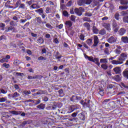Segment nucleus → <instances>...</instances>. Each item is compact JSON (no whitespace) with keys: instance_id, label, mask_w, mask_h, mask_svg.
Here are the masks:
<instances>
[{"instance_id":"f257e3e1","label":"nucleus","mask_w":128,"mask_h":128,"mask_svg":"<svg viewBox=\"0 0 128 128\" xmlns=\"http://www.w3.org/2000/svg\"><path fill=\"white\" fill-rule=\"evenodd\" d=\"M126 58H128V54L122 53L120 54V56L118 58V60L111 61V64L116 66L122 64H124V62Z\"/></svg>"},{"instance_id":"f03ea898","label":"nucleus","mask_w":128,"mask_h":128,"mask_svg":"<svg viewBox=\"0 0 128 128\" xmlns=\"http://www.w3.org/2000/svg\"><path fill=\"white\" fill-rule=\"evenodd\" d=\"M84 57L86 60H88L90 62H94L96 64L100 66V60L98 58H94L92 56H88L86 54H84Z\"/></svg>"},{"instance_id":"7ed1b4c3","label":"nucleus","mask_w":128,"mask_h":128,"mask_svg":"<svg viewBox=\"0 0 128 128\" xmlns=\"http://www.w3.org/2000/svg\"><path fill=\"white\" fill-rule=\"evenodd\" d=\"M123 16H124L123 20L124 22H128V10L122 12Z\"/></svg>"},{"instance_id":"20e7f679","label":"nucleus","mask_w":128,"mask_h":128,"mask_svg":"<svg viewBox=\"0 0 128 128\" xmlns=\"http://www.w3.org/2000/svg\"><path fill=\"white\" fill-rule=\"evenodd\" d=\"M116 37L112 36L108 39L107 41L109 42V44H114L116 42Z\"/></svg>"},{"instance_id":"39448f33","label":"nucleus","mask_w":128,"mask_h":128,"mask_svg":"<svg viewBox=\"0 0 128 128\" xmlns=\"http://www.w3.org/2000/svg\"><path fill=\"white\" fill-rule=\"evenodd\" d=\"M112 28H113V30L114 32H118L120 28L118 26V24H116V22H114L112 24Z\"/></svg>"},{"instance_id":"423d86ee","label":"nucleus","mask_w":128,"mask_h":128,"mask_svg":"<svg viewBox=\"0 0 128 128\" xmlns=\"http://www.w3.org/2000/svg\"><path fill=\"white\" fill-rule=\"evenodd\" d=\"M122 47H120V46H117L116 48L114 50V52H115L116 54H120L122 52Z\"/></svg>"},{"instance_id":"0eeeda50","label":"nucleus","mask_w":128,"mask_h":128,"mask_svg":"<svg viewBox=\"0 0 128 128\" xmlns=\"http://www.w3.org/2000/svg\"><path fill=\"white\" fill-rule=\"evenodd\" d=\"M94 44H93V46H96L100 42V40H98V37L96 36H94Z\"/></svg>"},{"instance_id":"6e6552de","label":"nucleus","mask_w":128,"mask_h":128,"mask_svg":"<svg viewBox=\"0 0 128 128\" xmlns=\"http://www.w3.org/2000/svg\"><path fill=\"white\" fill-rule=\"evenodd\" d=\"M82 8H80L79 9L76 8L74 10V12L76 14H78V16H82Z\"/></svg>"},{"instance_id":"1a4fd4ad","label":"nucleus","mask_w":128,"mask_h":128,"mask_svg":"<svg viewBox=\"0 0 128 128\" xmlns=\"http://www.w3.org/2000/svg\"><path fill=\"white\" fill-rule=\"evenodd\" d=\"M75 110H76V108H74V106H72L69 107L67 109V113L71 114V112H74Z\"/></svg>"},{"instance_id":"9d476101","label":"nucleus","mask_w":128,"mask_h":128,"mask_svg":"<svg viewBox=\"0 0 128 128\" xmlns=\"http://www.w3.org/2000/svg\"><path fill=\"white\" fill-rule=\"evenodd\" d=\"M40 8V6L36 4H34L31 6H30V10H32V9L36 10V9Z\"/></svg>"},{"instance_id":"9b49d317","label":"nucleus","mask_w":128,"mask_h":128,"mask_svg":"<svg viewBox=\"0 0 128 128\" xmlns=\"http://www.w3.org/2000/svg\"><path fill=\"white\" fill-rule=\"evenodd\" d=\"M121 40L124 44H128V36H122L121 38Z\"/></svg>"},{"instance_id":"f8f14e48","label":"nucleus","mask_w":128,"mask_h":128,"mask_svg":"<svg viewBox=\"0 0 128 128\" xmlns=\"http://www.w3.org/2000/svg\"><path fill=\"white\" fill-rule=\"evenodd\" d=\"M65 24L67 28H70V26H72V22L70 20L66 21Z\"/></svg>"},{"instance_id":"ddd939ff","label":"nucleus","mask_w":128,"mask_h":128,"mask_svg":"<svg viewBox=\"0 0 128 128\" xmlns=\"http://www.w3.org/2000/svg\"><path fill=\"white\" fill-rule=\"evenodd\" d=\"M104 27L105 28H106V30H108V32H110V24H108V23H106L104 24Z\"/></svg>"},{"instance_id":"4468645a","label":"nucleus","mask_w":128,"mask_h":128,"mask_svg":"<svg viewBox=\"0 0 128 128\" xmlns=\"http://www.w3.org/2000/svg\"><path fill=\"white\" fill-rule=\"evenodd\" d=\"M78 116L79 118H80L82 120H86V116H84V113L80 114H78Z\"/></svg>"},{"instance_id":"2eb2a0df","label":"nucleus","mask_w":128,"mask_h":128,"mask_svg":"<svg viewBox=\"0 0 128 128\" xmlns=\"http://www.w3.org/2000/svg\"><path fill=\"white\" fill-rule=\"evenodd\" d=\"M126 30L124 28H122L119 30V34L120 36H124V34H126Z\"/></svg>"},{"instance_id":"dca6fc26","label":"nucleus","mask_w":128,"mask_h":128,"mask_svg":"<svg viewBox=\"0 0 128 128\" xmlns=\"http://www.w3.org/2000/svg\"><path fill=\"white\" fill-rule=\"evenodd\" d=\"M113 70L116 72V74H120V68L119 67H116L113 68Z\"/></svg>"},{"instance_id":"f3484780","label":"nucleus","mask_w":128,"mask_h":128,"mask_svg":"<svg viewBox=\"0 0 128 128\" xmlns=\"http://www.w3.org/2000/svg\"><path fill=\"white\" fill-rule=\"evenodd\" d=\"M36 108H40V110H44V108H46V104H40L38 105Z\"/></svg>"},{"instance_id":"a211bd4d","label":"nucleus","mask_w":128,"mask_h":128,"mask_svg":"<svg viewBox=\"0 0 128 128\" xmlns=\"http://www.w3.org/2000/svg\"><path fill=\"white\" fill-rule=\"evenodd\" d=\"M92 32L94 34H98L99 32L98 30V28H96V26H93Z\"/></svg>"},{"instance_id":"6ab92c4d","label":"nucleus","mask_w":128,"mask_h":128,"mask_svg":"<svg viewBox=\"0 0 128 128\" xmlns=\"http://www.w3.org/2000/svg\"><path fill=\"white\" fill-rule=\"evenodd\" d=\"M86 0H78V4L80 6H84V4Z\"/></svg>"},{"instance_id":"aec40b11","label":"nucleus","mask_w":128,"mask_h":128,"mask_svg":"<svg viewBox=\"0 0 128 128\" xmlns=\"http://www.w3.org/2000/svg\"><path fill=\"white\" fill-rule=\"evenodd\" d=\"M10 114H16V116H18V114H22V112L20 111L12 110L10 112Z\"/></svg>"},{"instance_id":"412c9836","label":"nucleus","mask_w":128,"mask_h":128,"mask_svg":"<svg viewBox=\"0 0 128 128\" xmlns=\"http://www.w3.org/2000/svg\"><path fill=\"white\" fill-rule=\"evenodd\" d=\"M98 34H101V36H104V34H106V30L102 29L99 31Z\"/></svg>"},{"instance_id":"4be33fe9","label":"nucleus","mask_w":128,"mask_h":128,"mask_svg":"<svg viewBox=\"0 0 128 128\" xmlns=\"http://www.w3.org/2000/svg\"><path fill=\"white\" fill-rule=\"evenodd\" d=\"M100 64H108V60L107 58H101L100 60Z\"/></svg>"},{"instance_id":"5701e85b","label":"nucleus","mask_w":128,"mask_h":128,"mask_svg":"<svg viewBox=\"0 0 128 128\" xmlns=\"http://www.w3.org/2000/svg\"><path fill=\"white\" fill-rule=\"evenodd\" d=\"M84 26L85 28H86L88 29V30H90V24L88 22H86L84 24Z\"/></svg>"},{"instance_id":"b1692460","label":"nucleus","mask_w":128,"mask_h":128,"mask_svg":"<svg viewBox=\"0 0 128 128\" xmlns=\"http://www.w3.org/2000/svg\"><path fill=\"white\" fill-rule=\"evenodd\" d=\"M98 94L102 96H104V88H100L98 89Z\"/></svg>"},{"instance_id":"393cba45","label":"nucleus","mask_w":128,"mask_h":128,"mask_svg":"<svg viewBox=\"0 0 128 128\" xmlns=\"http://www.w3.org/2000/svg\"><path fill=\"white\" fill-rule=\"evenodd\" d=\"M86 42L88 46H92V40L88 38L86 40Z\"/></svg>"},{"instance_id":"a878e982","label":"nucleus","mask_w":128,"mask_h":128,"mask_svg":"<svg viewBox=\"0 0 128 128\" xmlns=\"http://www.w3.org/2000/svg\"><path fill=\"white\" fill-rule=\"evenodd\" d=\"M123 74L124 78H128V70L124 71Z\"/></svg>"},{"instance_id":"bb28decb","label":"nucleus","mask_w":128,"mask_h":128,"mask_svg":"<svg viewBox=\"0 0 128 128\" xmlns=\"http://www.w3.org/2000/svg\"><path fill=\"white\" fill-rule=\"evenodd\" d=\"M128 6L126 5V6H120L119 9L121 10H128Z\"/></svg>"},{"instance_id":"cd10ccee","label":"nucleus","mask_w":128,"mask_h":128,"mask_svg":"<svg viewBox=\"0 0 128 128\" xmlns=\"http://www.w3.org/2000/svg\"><path fill=\"white\" fill-rule=\"evenodd\" d=\"M28 80H36V79L38 78V76H28Z\"/></svg>"},{"instance_id":"c85d7f7f","label":"nucleus","mask_w":128,"mask_h":128,"mask_svg":"<svg viewBox=\"0 0 128 128\" xmlns=\"http://www.w3.org/2000/svg\"><path fill=\"white\" fill-rule=\"evenodd\" d=\"M38 42V44H42L43 42H44V39L42 38H39L37 40Z\"/></svg>"},{"instance_id":"c756f323","label":"nucleus","mask_w":128,"mask_h":128,"mask_svg":"<svg viewBox=\"0 0 128 128\" xmlns=\"http://www.w3.org/2000/svg\"><path fill=\"white\" fill-rule=\"evenodd\" d=\"M46 26L50 30H52V28H54V27H52V26L50 23L46 24Z\"/></svg>"},{"instance_id":"7c9ffc66","label":"nucleus","mask_w":128,"mask_h":128,"mask_svg":"<svg viewBox=\"0 0 128 128\" xmlns=\"http://www.w3.org/2000/svg\"><path fill=\"white\" fill-rule=\"evenodd\" d=\"M101 68H103V70H108V65L106 64H102L101 65Z\"/></svg>"},{"instance_id":"2f4dec72","label":"nucleus","mask_w":128,"mask_h":128,"mask_svg":"<svg viewBox=\"0 0 128 128\" xmlns=\"http://www.w3.org/2000/svg\"><path fill=\"white\" fill-rule=\"evenodd\" d=\"M92 0H85L84 4H92Z\"/></svg>"},{"instance_id":"473e14b6","label":"nucleus","mask_w":128,"mask_h":128,"mask_svg":"<svg viewBox=\"0 0 128 128\" xmlns=\"http://www.w3.org/2000/svg\"><path fill=\"white\" fill-rule=\"evenodd\" d=\"M2 66H3V68H8L10 66V64H6V63H4L2 65Z\"/></svg>"},{"instance_id":"72a5a7b5","label":"nucleus","mask_w":128,"mask_h":128,"mask_svg":"<svg viewBox=\"0 0 128 128\" xmlns=\"http://www.w3.org/2000/svg\"><path fill=\"white\" fill-rule=\"evenodd\" d=\"M8 62V60L6 58H3L0 60V62H2V64L4 62Z\"/></svg>"},{"instance_id":"f704fd0d","label":"nucleus","mask_w":128,"mask_h":128,"mask_svg":"<svg viewBox=\"0 0 128 128\" xmlns=\"http://www.w3.org/2000/svg\"><path fill=\"white\" fill-rule=\"evenodd\" d=\"M120 4H128V0H121Z\"/></svg>"},{"instance_id":"c9c22d12","label":"nucleus","mask_w":128,"mask_h":128,"mask_svg":"<svg viewBox=\"0 0 128 128\" xmlns=\"http://www.w3.org/2000/svg\"><path fill=\"white\" fill-rule=\"evenodd\" d=\"M119 16H120V14H118V12H116L114 14V18H115L116 20H118Z\"/></svg>"},{"instance_id":"e433bc0d","label":"nucleus","mask_w":128,"mask_h":128,"mask_svg":"<svg viewBox=\"0 0 128 128\" xmlns=\"http://www.w3.org/2000/svg\"><path fill=\"white\" fill-rule=\"evenodd\" d=\"M6 100V97L0 98V102H4Z\"/></svg>"},{"instance_id":"4c0bfd02","label":"nucleus","mask_w":128,"mask_h":128,"mask_svg":"<svg viewBox=\"0 0 128 128\" xmlns=\"http://www.w3.org/2000/svg\"><path fill=\"white\" fill-rule=\"evenodd\" d=\"M18 96H20V94L18 92H15L12 94V97L13 98H18Z\"/></svg>"},{"instance_id":"58836bf2","label":"nucleus","mask_w":128,"mask_h":128,"mask_svg":"<svg viewBox=\"0 0 128 128\" xmlns=\"http://www.w3.org/2000/svg\"><path fill=\"white\" fill-rule=\"evenodd\" d=\"M36 12H38L39 14H44V10H42V8H40V9H38V10H36Z\"/></svg>"},{"instance_id":"ea45409f","label":"nucleus","mask_w":128,"mask_h":128,"mask_svg":"<svg viewBox=\"0 0 128 128\" xmlns=\"http://www.w3.org/2000/svg\"><path fill=\"white\" fill-rule=\"evenodd\" d=\"M20 6V2L18 0L15 4V8H18V6Z\"/></svg>"},{"instance_id":"a19ab883","label":"nucleus","mask_w":128,"mask_h":128,"mask_svg":"<svg viewBox=\"0 0 128 128\" xmlns=\"http://www.w3.org/2000/svg\"><path fill=\"white\" fill-rule=\"evenodd\" d=\"M36 20L39 24H42V18L40 17L36 18Z\"/></svg>"},{"instance_id":"79ce46f5","label":"nucleus","mask_w":128,"mask_h":128,"mask_svg":"<svg viewBox=\"0 0 128 128\" xmlns=\"http://www.w3.org/2000/svg\"><path fill=\"white\" fill-rule=\"evenodd\" d=\"M70 20H72V22H74V20H76V16L74 15L71 16L70 17Z\"/></svg>"},{"instance_id":"37998d69","label":"nucleus","mask_w":128,"mask_h":128,"mask_svg":"<svg viewBox=\"0 0 128 128\" xmlns=\"http://www.w3.org/2000/svg\"><path fill=\"white\" fill-rule=\"evenodd\" d=\"M83 20H84V22H92L90 20V18H86V17H85L83 18Z\"/></svg>"},{"instance_id":"c03bdc74","label":"nucleus","mask_w":128,"mask_h":128,"mask_svg":"<svg viewBox=\"0 0 128 128\" xmlns=\"http://www.w3.org/2000/svg\"><path fill=\"white\" fill-rule=\"evenodd\" d=\"M80 38L81 40H84V35L81 34L80 36Z\"/></svg>"},{"instance_id":"a18cd8bd","label":"nucleus","mask_w":128,"mask_h":128,"mask_svg":"<svg viewBox=\"0 0 128 128\" xmlns=\"http://www.w3.org/2000/svg\"><path fill=\"white\" fill-rule=\"evenodd\" d=\"M44 94V92L43 90H40L36 93H35V94Z\"/></svg>"},{"instance_id":"49530a36","label":"nucleus","mask_w":128,"mask_h":128,"mask_svg":"<svg viewBox=\"0 0 128 128\" xmlns=\"http://www.w3.org/2000/svg\"><path fill=\"white\" fill-rule=\"evenodd\" d=\"M86 16H92V14L90 12H86L85 13Z\"/></svg>"},{"instance_id":"de8ad7c7","label":"nucleus","mask_w":128,"mask_h":128,"mask_svg":"<svg viewBox=\"0 0 128 128\" xmlns=\"http://www.w3.org/2000/svg\"><path fill=\"white\" fill-rule=\"evenodd\" d=\"M19 8H20L24 9L26 8V5L24 4H20Z\"/></svg>"},{"instance_id":"09e8293b","label":"nucleus","mask_w":128,"mask_h":128,"mask_svg":"<svg viewBox=\"0 0 128 128\" xmlns=\"http://www.w3.org/2000/svg\"><path fill=\"white\" fill-rule=\"evenodd\" d=\"M46 14H50V8H46Z\"/></svg>"},{"instance_id":"8fccbe9b","label":"nucleus","mask_w":128,"mask_h":128,"mask_svg":"<svg viewBox=\"0 0 128 128\" xmlns=\"http://www.w3.org/2000/svg\"><path fill=\"white\" fill-rule=\"evenodd\" d=\"M63 14L64 16H68V12L64 10L63 12Z\"/></svg>"},{"instance_id":"3c124183","label":"nucleus","mask_w":128,"mask_h":128,"mask_svg":"<svg viewBox=\"0 0 128 128\" xmlns=\"http://www.w3.org/2000/svg\"><path fill=\"white\" fill-rule=\"evenodd\" d=\"M38 60H46V58H44L42 56H40L38 58Z\"/></svg>"},{"instance_id":"603ef678","label":"nucleus","mask_w":128,"mask_h":128,"mask_svg":"<svg viewBox=\"0 0 128 128\" xmlns=\"http://www.w3.org/2000/svg\"><path fill=\"white\" fill-rule=\"evenodd\" d=\"M0 92H2V94H6L8 92L6 90H4V89H2L0 90Z\"/></svg>"},{"instance_id":"864d4df0","label":"nucleus","mask_w":128,"mask_h":128,"mask_svg":"<svg viewBox=\"0 0 128 128\" xmlns=\"http://www.w3.org/2000/svg\"><path fill=\"white\" fill-rule=\"evenodd\" d=\"M57 28H59V30H62V28H64V24H60L59 26H57Z\"/></svg>"},{"instance_id":"5fc2aeb1","label":"nucleus","mask_w":128,"mask_h":128,"mask_svg":"<svg viewBox=\"0 0 128 128\" xmlns=\"http://www.w3.org/2000/svg\"><path fill=\"white\" fill-rule=\"evenodd\" d=\"M24 94L28 95V94H30V91H26L25 90L24 92Z\"/></svg>"},{"instance_id":"6e6d98bb","label":"nucleus","mask_w":128,"mask_h":128,"mask_svg":"<svg viewBox=\"0 0 128 128\" xmlns=\"http://www.w3.org/2000/svg\"><path fill=\"white\" fill-rule=\"evenodd\" d=\"M72 0L69 1L68 3H67V6H72Z\"/></svg>"},{"instance_id":"4d7b16f0","label":"nucleus","mask_w":128,"mask_h":128,"mask_svg":"<svg viewBox=\"0 0 128 128\" xmlns=\"http://www.w3.org/2000/svg\"><path fill=\"white\" fill-rule=\"evenodd\" d=\"M16 76H24L23 73L16 72Z\"/></svg>"},{"instance_id":"13d9d810","label":"nucleus","mask_w":128,"mask_h":128,"mask_svg":"<svg viewBox=\"0 0 128 128\" xmlns=\"http://www.w3.org/2000/svg\"><path fill=\"white\" fill-rule=\"evenodd\" d=\"M108 20V16H104L102 18V20Z\"/></svg>"},{"instance_id":"bf43d9fd","label":"nucleus","mask_w":128,"mask_h":128,"mask_svg":"<svg viewBox=\"0 0 128 128\" xmlns=\"http://www.w3.org/2000/svg\"><path fill=\"white\" fill-rule=\"evenodd\" d=\"M44 102H48V97H44L43 98Z\"/></svg>"},{"instance_id":"052dcab7","label":"nucleus","mask_w":128,"mask_h":128,"mask_svg":"<svg viewBox=\"0 0 128 128\" xmlns=\"http://www.w3.org/2000/svg\"><path fill=\"white\" fill-rule=\"evenodd\" d=\"M6 38L5 36H2L0 37V40H4Z\"/></svg>"},{"instance_id":"680f3d73","label":"nucleus","mask_w":128,"mask_h":128,"mask_svg":"<svg viewBox=\"0 0 128 128\" xmlns=\"http://www.w3.org/2000/svg\"><path fill=\"white\" fill-rule=\"evenodd\" d=\"M83 46L86 48H88V45L86 43H83Z\"/></svg>"},{"instance_id":"e2e57ef3","label":"nucleus","mask_w":128,"mask_h":128,"mask_svg":"<svg viewBox=\"0 0 128 128\" xmlns=\"http://www.w3.org/2000/svg\"><path fill=\"white\" fill-rule=\"evenodd\" d=\"M14 88H16V90H18L20 88V87L18 86V84H15L14 86Z\"/></svg>"},{"instance_id":"0e129e2a","label":"nucleus","mask_w":128,"mask_h":128,"mask_svg":"<svg viewBox=\"0 0 128 128\" xmlns=\"http://www.w3.org/2000/svg\"><path fill=\"white\" fill-rule=\"evenodd\" d=\"M70 14H74V8H71L70 10Z\"/></svg>"},{"instance_id":"69168bd1","label":"nucleus","mask_w":128,"mask_h":128,"mask_svg":"<svg viewBox=\"0 0 128 128\" xmlns=\"http://www.w3.org/2000/svg\"><path fill=\"white\" fill-rule=\"evenodd\" d=\"M45 38H50V34H46L45 36Z\"/></svg>"},{"instance_id":"338daca9","label":"nucleus","mask_w":128,"mask_h":128,"mask_svg":"<svg viewBox=\"0 0 128 128\" xmlns=\"http://www.w3.org/2000/svg\"><path fill=\"white\" fill-rule=\"evenodd\" d=\"M80 103L81 104H82V106H86V102L84 100H82Z\"/></svg>"},{"instance_id":"774afa93","label":"nucleus","mask_w":128,"mask_h":128,"mask_svg":"<svg viewBox=\"0 0 128 128\" xmlns=\"http://www.w3.org/2000/svg\"><path fill=\"white\" fill-rule=\"evenodd\" d=\"M40 104V100H36V104Z\"/></svg>"}]
</instances>
